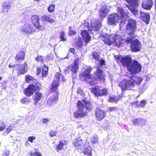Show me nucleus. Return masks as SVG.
<instances>
[{
	"mask_svg": "<svg viewBox=\"0 0 156 156\" xmlns=\"http://www.w3.org/2000/svg\"><path fill=\"white\" fill-rule=\"evenodd\" d=\"M127 7L133 15H136L138 13V10L135 8L134 5H129Z\"/></svg>",
	"mask_w": 156,
	"mask_h": 156,
	"instance_id": "obj_31",
	"label": "nucleus"
},
{
	"mask_svg": "<svg viewBox=\"0 0 156 156\" xmlns=\"http://www.w3.org/2000/svg\"><path fill=\"white\" fill-rule=\"evenodd\" d=\"M29 156H42L41 154L39 152L36 151L33 153L32 151L29 153Z\"/></svg>",
	"mask_w": 156,
	"mask_h": 156,
	"instance_id": "obj_41",
	"label": "nucleus"
},
{
	"mask_svg": "<svg viewBox=\"0 0 156 156\" xmlns=\"http://www.w3.org/2000/svg\"><path fill=\"white\" fill-rule=\"evenodd\" d=\"M11 6V3L9 2H4L2 5L3 12H8Z\"/></svg>",
	"mask_w": 156,
	"mask_h": 156,
	"instance_id": "obj_28",
	"label": "nucleus"
},
{
	"mask_svg": "<svg viewBox=\"0 0 156 156\" xmlns=\"http://www.w3.org/2000/svg\"><path fill=\"white\" fill-rule=\"evenodd\" d=\"M140 17L141 19L146 24H148L150 20V15L149 13L140 11Z\"/></svg>",
	"mask_w": 156,
	"mask_h": 156,
	"instance_id": "obj_22",
	"label": "nucleus"
},
{
	"mask_svg": "<svg viewBox=\"0 0 156 156\" xmlns=\"http://www.w3.org/2000/svg\"><path fill=\"white\" fill-rule=\"evenodd\" d=\"M49 122L48 119L47 118H43V123H46Z\"/></svg>",
	"mask_w": 156,
	"mask_h": 156,
	"instance_id": "obj_56",
	"label": "nucleus"
},
{
	"mask_svg": "<svg viewBox=\"0 0 156 156\" xmlns=\"http://www.w3.org/2000/svg\"><path fill=\"white\" fill-rule=\"evenodd\" d=\"M119 100V99L117 98L116 96H110L108 99V101L110 103L117 104Z\"/></svg>",
	"mask_w": 156,
	"mask_h": 156,
	"instance_id": "obj_35",
	"label": "nucleus"
},
{
	"mask_svg": "<svg viewBox=\"0 0 156 156\" xmlns=\"http://www.w3.org/2000/svg\"><path fill=\"white\" fill-rule=\"evenodd\" d=\"M32 85H29L28 87L24 89V93L27 96L29 97L33 94L35 91L32 87Z\"/></svg>",
	"mask_w": 156,
	"mask_h": 156,
	"instance_id": "obj_23",
	"label": "nucleus"
},
{
	"mask_svg": "<svg viewBox=\"0 0 156 156\" xmlns=\"http://www.w3.org/2000/svg\"><path fill=\"white\" fill-rule=\"evenodd\" d=\"M91 141L93 144H96L98 141V138L97 137H93L91 138Z\"/></svg>",
	"mask_w": 156,
	"mask_h": 156,
	"instance_id": "obj_50",
	"label": "nucleus"
},
{
	"mask_svg": "<svg viewBox=\"0 0 156 156\" xmlns=\"http://www.w3.org/2000/svg\"><path fill=\"white\" fill-rule=\"evenodd\" d=\"M72 144L76 149L81 150L86 146V144H89V142H84V140L81 138L77 137L75 138L72 141Z\"/></svg>",
	"mask_w": 156,
	"mask_h": 156,
	"instance_id": "obj_11",
	"label": "nucleus"
},
{
	"mask_svg": "<svg viewBox=\"0 0 156 156\" xmlns=\"http://www.w3.org/2000/svg\"><path fill=\"white\" fill-rule=\"evenodd\" d=\"M2 76H0V80H1L2 79Z\"/></svg>",
	"mask_w": 156,
	"mask_h": 156,
	"instance_id": "obj_60",
	"label": "nucleus"
},
{
	"mask_svg": "<svg viewBox=\"0 0 156 156\" xmlns=\"http://www.w3.org/2000/svg\"><path fill=\"white\" fill-rule=\"evenodd\" d=\"M87 147H86L83 151V154L87 156H92V149L89 144H87Z\"/></svg>",
	"mask_w": 156,
	"mask_h": 156,
	"instance_id": "obj_29",
	"label": "nucleus"
},
{
	"mask_svg": "<svg viewBox=\"0 0 156 156\" xmlns=\"http://www.w3.org/2000/svg\"><path fill=\"white\" fill-rule=\"evenodd\" d=\"M146 122V121L145 119L140 118L136 119H134L133 122L134 125H139L140 123H141V125H143V124H145Z\"/></svg>",
	"mask_w": 156,
	"mask_h": 156,
	"instance_id": "obj_30",
	"label": "nucleus"
},
{
	"mask_svg": "<svg viewBox=\"0 0 156 156\" xmlns=\"http://www.w3.org/2000/svg\"><path fill=\"white\" fill-rule=\"evenodd\" d=\"M82 101L84 104L80 100L77 101L76 107L77 110L73 113V116L76 118H82L87 115L88 113L84 111V108L86 111L88 112L91 111L93 109L92 105L90 101H86L85 99L82 100Z\"/></svg>",
	"mask_w": 156,
	"mask_h": 156,
	"instance_id": "obj_4",
	"label": "nucleus"
},
{
	"mask_svg": "<svg viewBox=\"0 0 156 156\" xmlns=\"http://www.w3.org/2000/svg\"><path fill=\"white\" fill-rule=\"evenodd\" d=\"M153 4L152 0H143L141 3V7L144 9L150 10L152 8Z\"/></svg>",
	"mask_w": 156,
	"mask_h": 156,
	"instance_id": "obj_19",
	"label": "nucleus"
},
{
	"mask_svg": "<svg viewBox=\"0 0 156 156\" xmlns=\"http://www.w3.org/2000/svg\"><path fill=\"white\" fill-rule=\"evenodd\" d=\"M101 27V23L99 20H94L91 22L90 26L91 29H89V31L90 30L94 31H99Z\"/></svg>",
	"mask_w": 156,
	"mask_h": 156,
	"instance_id": "obj_16",
	"label": "nucleus"
},
{
	"mask_svg": "<svg viewBox=\"0 0 156 156\" xmlns=\"http://www.w3.org/2000/svg\"><path fill=\"white\" fill-rule=\"evenodd\" d=\"M33 0L34 1L37 2H38L40 1V0Z\"/></svg>",
	"mask_w": 156,
	"mask_h": 156,
	"instance_id": "obj_58",
	"label": "nucleus"
},
{
	"mask_svg": "<svg viewBox=\"0 0 156 156\" xmlns=\"http://www.w3.org/2000/svg\"><path fill=\"white\" fill-rule=\"evenodd\" d=\"M35 59L37 62H40L42 63L44 62V60L42 56L41 55H38L35 58Z\"/></svg>",
	"mask_w": 156,
	"mask_h": 156,
	"instance_id": "obj_42",
	"label": "nucleus"
},
{
	"mask_svg": "<svg viewBox=\"0 0 156 156\" xmlns=\"http://www.w3.org/2000/svg\"><path fill=\"white\" fill-rule=\"evenodd\" d=\"M9 154H7L6 153H4L2 154V155L3 156H8Z\"/></svg>",
	"mask_w": 156,
	"mask_h": 156,
	"instance_id": "obj_57",
	"label": "nucleus"
},
{
	"mask_svg": "<svg viewBox=\"0 0 156 156\" xmlns=\"http://www.w3.org/2000/svg\"><path fill=\"white\" fill-rule=\"evenodd\" d=\"M81 35L86 43H87L90 41L91 37L89 33L86 30H83L81 32Z\"/></svg>",
	"mask_w": 156,
	"mask_h": 156,
	"instance_id": "obj_21",
	"label": "nucleus"
},
{
	"mask_svg": "<svg viewBox=\"0 0 156 156\" xmlns=\"http://www.w3.org/2000/svg\"><path fill=\"white\" fill-rule=\"evenodd\" d=\"M115 59L118 63L121 64L124 68H127L132 74L139 73L141 70V64L136 60H133L131 56L129 55L123 56L118 55Z\"/></svg>",
	"mask_w": 156,
	"mask_h": 156,
	"instance_id": "obj_1",
	"label": "nucleus"
},
{
	"mask_svg": "<svg viewBox=\"0 0 156 156\" xmlns=\"http://www.w3.org/2000/svg\"><path fill=\"white\" fill-rule=\"evenodd\" d=\"M146 103V102L145 100H141L140 103L139 104V108L140 107H144Z\"/></svg>",
	"mask_w": 156,
	"mask_h": 156,
	"instance_id": "obj_46",
	"label": "nucleus"
},
{
	"mask_svg": "<svg viewBox=\"0 0 156 156\" xmlns=\"http://www.w3.org/2000/svg\"><path fill=\"white\" fill-rule=\"evenodd\" d=\"M35 139V137L34 136H30L28 137V140L32 143L33 142V140Z\"/></svg>",
	"mask_w": 156,
	"mask_h": 156,
	"instance_id": "obj_52",
	"label": "nucleus"
},
{
	"mask_svg": "<svg viewBox=\"0 0 156 156\" xmlns=\"http://www.w3.org/2000/svg\"><path fill=\"white\" fill-rule=\"evenodd\" d=\"M137 23L132 18H129L127 21L126 26V32L129 36L126 40L127 43L131 42L134 37V33L137 28Z\"/></svg>",
	"mask_w": 156,
	"mask_h": 156,
	"instance_id": "obj_7",
	"label": "nucleus"
},
{
	"mask_svg": "<svg viewBox=\"0 0 156 156\" xmlns=\"http://www.w3.org/2000/svg\"><path fill=\"white\" fill-rule=\"evenodd\" d=\"M27 98H24L21 99L20 100L21 102L23 104H25V102H27Z\"/></svg>",
	"mask_w": 156,
	"mask_h": 156,
	"instance_id": "obj_53",
	"label": "nucleus"
},
{
	"mask_svg": "<svg viewBox=\"0 0 156 156\" xmlns=\"http://www.w3.org/2000/svg\"><path fill=\"white\" fill-rule=\"evenodd\" d=\"M77 61V59L74 60L73 64L69 65L64 70L66 74L69 73L70 72H72L71 75L73 79H75L76 76V73L79 68Z\"/></svg>",
	"mask_w": 156,
	"mask_h": 156,
	"instance_id": "obj_9",
	"label": "nucleus"
},
{
	"mask_svg": "<svg viewBox=\"0 0 156 156\" xmlns=\"http://www.w3.org/2000/svg\"><path fill=\"white\" fill-rule=\"evenodd\" d=\"M60 85L59 81L54 80L52 82L51 86L50 89V90L51 93L55 92L56 93V95H52L49 98L47 101V103L49 105H52L53 103L56 101L58 100V95L59 94L58 91V88Z\"/></svg>",
	"mask_w": 156,
	"mask_h": 156,
	"instance_id": "obj_8",
	"label": "nucleus"
},
{
	"mask_svg": "<svg viewBox=\"0 0 156 156\" xmlns=\"http://www.w3.org/2000/svg\"><path fill=\"white\" fill-rule=\"evenodd\" d=\"M59 38L60 41H67V37L65 32L63 31L60 32Z\"/></svg>",
	"mask_w": 156,
	"mask_h": 156,
	"instance_id": "obj_33",
	"label": "nucleus"
},
{
	"mask_svg": "<svg viewBox=\"0 0 156 156\" xmlns=\"http://www.w3.org/2000/svg\"><path fill=\"white\" fill-rule=\"evenodd\" d=\"M131 42L130 49L132 51L136 52L140 50V47L141 44L140 41L138 40L135 39L129 43Z\"/></svg>",
	"mask_w": 156,
	"mask_h": 156,
	"instance_id": "obj_17",
	"label": "nucleus"
},
{
	"mask_svg": "<svg viewBox=\"0 0 156 156\" xmlns=\"http://www.w3.org/2000/svg\"><path fill=\"white\" fill-rule=\"evenodd\" d=\"M92 70V68L90 67H89L88 69H85L84 72L80 75V79L83 78V80L92 86L95 84L96 81L103 83L105 82V75L101 69L98 68L97 69L96 71L94 73L95 77L94 79L90 73Z\"/></svg>",
	"mask_w": 156,
	"mask_h": 156,
	"instance_id": "obj_2",
	"label": "nucleus"
},
{
	"mask_svg": "<svg viewBox=\"0 0 156 156\" xmlns=\"http://www.w3.org/2000/svg\"><path fill=\"white\" fill-rule=\"evenodd\" d=\"M155 0V8H156V0Z\"/></svg>",
	"mask_w": 156,
	"mask_h": 156,
	"instance_id": "obj_59",
	"label": "nucleus"
},
{
	"mask_svg": "<svg viewBox=\"0 0 156 156\" xmlns=\"http://www.w3.org/2000/svg\"><path fill=\"white\" fill-rule=\"evenodd\" d=\"M92 55L94 58L96 60L98 61L100 58V54L98 52L93 51L92 53Z\"/></svg>",
	"mask_w": 156,
	"mask_h": 156,
	"instance_id": "obj_37",
	"label": "nucleus"
},
{
	"mask_svg": "<svg viewBox=\"0 0 156 156\" xmlns=\"http://www.w3.org/2000/svg\"><path fill=\"white\" fill-rule=\"evenodd\" d=\"M50 15L44 14L41 16V18L43 21L50 23L54 22V20L50 17Z\"/></svg>",
	"mask_w": 156,
	"mask_h": 156,
	"instance_id": "obj_26",
	"label": "nucleus"
},
{
	"mask_svg": "<svg viewBox=\"0 0 156 156\" xmlns=\"http://www.w3.org/2000/svg\"><path fill=\"white\" fill-rule=\"evenodd\" d=\"M100 87H93L91 89V92L96 97L106 95L107 93V89L105 88L101 89Z\"/></svg>",
	"mask_w": 156,
	"mask_h": 156,
	"instance_id": "obj_14",
	"label": "nucleus"
},
{
	"mask_svg": "<svg viewBox=\"0 0 156 156\" xmlns=\"http://www.w3.org/2000/svg\"><path fill=\"white\" fill-rule=\"evenodd\" d=\"M77 44L79 47H81L83 45V42L81 39L80 38L77 42Z\"/></svg>",
	"mask_w": 156,
	"mask_h": 156,
	"instance_id": "obj_47",
	"label": "nucleus"
},
{
	"mask_svg": "<svg viewBox=\"0 0 156 156\" xmlns=\"http://www.w3.org/2000/svg\"><path fill=\"white\" fill-rule=\"evenodd\" d=\"M61 76V74L59 72H57L55 73V78L57 80L59 81L60 79Z\"/></svg>",
	"mask_w": 156,
	"mask_h": 156,
	"instance_id": "obj_49",
	"label": "nucleus"
},
{
	"mask_svg": "<svg viewBox=\"0 0 156 156\" xmlns=\"http://www.w3.org/2000/svg\"><path fill=\"white\" fill-rule=\"evenodd\" d=\"M139 102L138 100L133 101L130 103V105L131 107L134 106L135 108H139Z\"/></svg>",
	"mask_w": 156,
	"mask_h": 156,
	"instance_id": "obj_43",
	"label": "nucleus"
},
{
	"mask_svg": "<svg viewBox=\"0 0 156 156\" xmlns=\"http://www.w3.org/2000/svg\"><path fill=\"white\" fill-rule=\"evenodd\" d=\"M6 126L5 123L3 122H0V131L4 130Z\"/></svg>",
	"mask_w": 156,
	"mask_h": 156,
	"instance_id": "obj_45",
	"label": "nucleus"
},
{
	"mask_svg": "<svg viewBox=\"0 0 156 156\" xmlns=\"http://www.w3.org/2000/svg\"><path fill=\"white\" fill-rule=\"evenodd\" d=\"M12 130V127L11 125L9 126L6 129V130L4 132V133L6 134H8Z\"/></svg>",
	"mask_w": 156,
	"mask_h": 156,
	"instance_id": "obj_44",
	"label": "nucleus"
},
{
	"mask_svg": "<svg viewBox=\"0 0 156 156\" xmlns=\"http://www.w3.org/2000/svg\"><path fill=\"white\" fill-rule=\"evenodd\" d=\"M100 63L101 66H102L103 65H105V62L104 60H103V59H101L100 60Z\"/></svg>",
	"mask_w": 156,
	"mask_h": 156,
	"instance_id": "obj_54",
	"label": "nucleus"
},
{
	"mask_svg": "<svg viewBox=\"0 0 156 156\" xmlns=\"http://www.w3.org/2000/svg\"><path fill=\"white\" fill-rule=\"evenodd\" d=\"M129 5H134L135 7H138L139 5V1L140 0H125Z\"/></svg>",
	"mask_w": 156,
	"mask_h": 156,
	"instance_id": "obj_34",
	"label": "nucleus"
},
{
	"mask_svg": "<svg viewBox=\"0 0 156 156\" xmlns=\"http://www.w3.org/2000/svg\"><path fill=\"white\" fill-rule=\"evenodd\" d=\"M69 31L68 34L69 36H71L75 35L76 34V32L74 30H72V27L69 26Z\"/></svg>",
	"mask_w": 156,
	"mask_h": 156,
	"instance_id": "obj_40",
	"label": "nucleus"
},
{
	"mask_svg": "<svg viewBox=\"0 0 156 156\" xmlns=\"http://www.w3.org/2000/svg\"><path fill=\"white\" fill-rule=\"evenodd\" d=\"M34 79V78L33 76L30 75H27L25 76V81L26 83H29Z\"/></svg>",
	"mask_w": 156,
	"mask_h": 156,
	"instance_id": "obj_36",
	"label": "nucleus"
},
{
	"mask_svg": "<svg viewBox=\"0 0 156 156\" xmlns=\"http://www.w3.org/2000/svg\"><path fill=\"white\" fill-rule=\"evenodd\" d=\"M30 21L33 26L36 29L41 31L44 30V27L41 25L40 22V18L38 15L36 14L32 15L30 18Z\"/></svg>",
	"mask_w": 156,
	"mask_h": 156,
	"instance_id": "obj_10",
	"label": "nucleus"
},
{
	"mask_svg": "<svg viewBox=\"0 0 156 156\" xmlns=\"http://www.w3.org/2000/svg\"><path fill=\"white\" fill-rule=\"evenodd\" d=\"M43 97V94L39 92H36L33 96V99L34 101V104L36 105L37 103L40 101Z\"/></svg>",
	"mask_w": 156,
	"mask_h": 156,
	"instance_id": "obj_24",
	"label": "nucleus"
},
{
	"mask_svg": "<svg viewBox=\"0 0 156 156\" xmlns=\"http://www.w3.org/2000/svg\"><path fill=\"white\" fill-rule=\"evenodd\" d=\"M30 85H33L32 88H33L34 91H39L41 86V84L38 82H35L34 84H31Z\"/></svg>",
	"mask_w": 156,
	"mask_h": 156,
	"instance_id": "obj_32",
	"label": "nucleus"
},
{
	"mask_svg": "<svg viewBox=\"0 0 156 156\" xmlns=\"http://www.w3.org/2000/svg\"><path fill=\"white\" fill-rule=\"evenodd\" d=\"M102 40L105 44L110 45L114 43V45L117 47L122 46L125 42L127 43L126 40L122 38L121 36L115 34L114 36L113 34L103 35L101 37Z\"/></svg>",
	"mask_w": 156,
	"mask_h": 156,
	"instance_id": "obj_5",
	"label": "nucleus"
},
{
	"mask_svg": "<svg viewBox=\"0 0 156 156\" xmlns=\"http://www.w3.org/2000/svg\"><path fill=\"white\" fill-rule=\"evenodd\" d=\"M95 115L97 120L100 121L106 117V112L99 108H97L95 111Z\"/></svg>",
	"mask_w": 156,
	"mask_h": 156,
	"instance_id": "obj_15",
	"label": "nucleus"
},
{
	"mask_svg": "<svg viewBox=\"0 0 156 156\" xmlns=\"http://www.w3.org/2000/svg\"><path fill=\"white\" fill-rule=\"evenodd\" d=\"M120 16L117 13H112L107 18L108 24L111 25H115L119 23L120 27L123 26L126 23L128 18L129 17V12L128 11H125L121 8L118 7L117 9Z\"/></svg>",
	"mask_w": 156,
	"mask_h": 156,
	"instance_id": "obj_3",
	"label": "nucleus"
},
{
	"mask_svg": "<svg viewBox=\"0 0 156 156\" xmlns=\"http://www.w3.org/2000/svg\"><path fill=\"white\" fill-rule=\"evenodd\" d=\"M21 32L28 34H33L35 31V28L31 24L29 23L24 24L20 29Z\"/></svg>",
	"mask_w": 156,
	"mask_h": 156,
	"instance_id": "obj_13",
	"label": "nucleus"
},
{
	"mask_svg": "<svg viewBox=\"0 0 156 156\" xmlns=\"http://www.w3.org/2000/svg\"><path fill=\"white\" fill-rule=\"evenodd\" d=\"M109 11V9H108L106 5H103L101 6L98 11L99 18L102 19L105 17L107 15Z\"/></svg>",
	"mask_w": 156,
	"mask_h": 156,
	"instance_id": "obj_18",
	"label": "nucleus"
},
{
	"mask_svg": "<svg viewBox=\"0 0 156 156\" xmlns=\"http://www.w3.org/2000/svg\"><path fill=\"white\" fill-rule=\"evenodd\" d=\"M68 144L67 142L65 140H62L59 141L58 144L56 146V149L57 151H61L63 149V147L66 145Z\"/></svg>",
	"mask_w": 156,
	"mask_h": 156,
	"instance_id": "obj_25",
	"label": "nucleus"
},
{
	"mask_svg": "<svg viewBox=\"0 0 156 156\" xmlns=\"http://www.w3.org/2000/svg\"><path fill=\"white\" fill-rule=\"evenodd\" d=\"M118 109V108L116 107H110L107 109V112H116Z\"/></svg>",
	"mask_w": 156,
	"mask_h": 156,
	"instance_id": "obj_39",
	"label": "nucleus"
},
{
	"mask_svg": "<svg viewBox=\"0 0 156 156\" xmlns=\"http://www.w3.org/2000/svg\"><path fill=\"white\" fill-rule=\"evenodd\" d=\"M26 52V50L25 48L19 51L15 57V60L17 61L24 60L25 58Z\"/></svg>",
	"mask_w": 156,
	"mask_h": 156,
	"instance_id": "obj_20",
	"label": "nucleus"
},
{
	"mask_svg": "<svg viewBox=\"0 0 156 156\" xmlns=\"http://www.w3.org/2000/svg\"><path fill=\"white\" fill-rule=\"evenodd\" d=\"M57 134L56 131L55 130H51L49 133V135L51 137L56 136Z\"/></svg>",
	"mask_w": 156,
	"mask_h": 156,
	"instance_id": "obj_48",
	"label": "nucleus"
},
{
	"mask_svg": "<svg viewBox=\"0 0 156 156\" xmlns=\"http://www.w3.org/2000/svg\"><path fill=\"white\" fill-rule=\"evenodd\" d=\"M48 66L44 65L42 69L41 76L43 78L46 77L48 75Z\"/></svg>",
	"mask_w": 156,
	"mask_h": 156,
	"instance_id": "obj_27",
	"label": "nucleus"
},
{
	"mask_svg": "<svg viewBox=\"0 0 156 156\" xmlns=\"http://www.w3.org/2000/svg\"><path fill=\"white\" fill-rule=\"evenodd\" d=\"M142 78L139 76L131 77L129 80L124 79L119 84V86L122 90H132L136 84L140 85L142 81Z\"/></svg>",
	"mask_w": 156,
	"mask_h": 156,
	"instance_id": "obj_6",
	"label": "nucleus"
},
{
	"mask_svg": "<svg viewBox=\"0 0 156 156\" xmlns=\"http://www.w3.org/2000/svg\"><path fill=\"white\" fill-rule=\"evenodd\" d=\"M69 51L70 52L74 54L75 53V50L74 48H71L69 49Z\"/></svg>",
	"mask_w": 156,
	"mask_h": 156,
	"instance_id": "obj_55",
	"label": "nucleus"
},
{
	"mask_svg": "<svg viewBox=\"0 0 156 156\" xmlns=\"http://www.w3.org/2000/svg\"><path fill=\"white\" fill-rule=\"evenodd\" d=\"M41 72V68L40 67L38 66L36 67V74L37 75H39Z\"/></svg>",
	"mask_w": 156,
	"mask_h": 156,
	"instance_id": "obj_51",
	"label": "nucleus"
},
{
	"mask_svg": "<svg viewBox=\"0 0 156 156\" xmlns=\"http://www.w3.org/2000/svg\"><path fill=\"white\" fill-rule=\"evenodd\" d=\"M55 5L54 4H51L48 6L47 8L48 11L50 12H52L55 11Z\"/></svg>",
	"mask_w": 156,
	"mask_h": 156,
	"instance_id": "obj_38",
	"label": "nucleus"
},
{
	"mask_svg": "<svg viewBox=\"0 0 156 156\" xmlns=\"http://www.w3.org/2000/svg\"><path fill=\"white\" fill-rule=\"evenodd\" d=\"M17 65V68L16 69L17 70V73L18 75L24 74L27 72L25 67H27V62H25L23 64H17V65L14 64L13 65H11V63H10L8 67L9 68H11L14 67L16 66Z\"/></svg>",
	"mask_w": 156,
	"mask_h": 156,
	"instance_id": "obj_12",
	"label": "nucleus"
}]
</instances>
